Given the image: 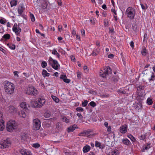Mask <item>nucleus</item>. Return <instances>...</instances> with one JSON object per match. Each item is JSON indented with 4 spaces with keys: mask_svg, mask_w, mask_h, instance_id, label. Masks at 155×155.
I'll use <instances>...</instances> for the list:
<instances>
[{
    "mask_svg": "<svg viewBox=\"0 0 155 155\" xmlns=\"http://www.w3.org/2000/svg\"><path fill=\"white\" fill-rule=\"evenodd\" d=\"M48 63L49 65L56 70H58L60 68V65L58 61L55 60L53 59L51 57H49Z\"/></svg>",
    "mask_w": 155,
    "mask_h": 155,
    "instance_id": "20e7f679",
    "label": "nucleus"
},
{
    "mask_svg": "<svg viewBox=\"0 0 155 155\" xmlns=\"http://www.w3.org/2000/svg\"><path fill=\"white\" fill-rule=\"evenodd\" d=\"M147 50L145 48H143L141 51V54L143 56H145L147 54Z\"/></svg>",
    "mask_w": 155,
    "mask_h": 155,
    "instance_id": "58836bf2",
    "label": "nucleus"
},
{
    "mask_svg": "<svg viewBox=\"0 0 155 155\" xmlns=\"http://www.w3.org/2000/svg\"><path fill=\"white\" fill-rule=\"evenodd\" d=\"M144 87L142 86H139L137 87V91L139 95H143V94L142 93L144 92Z\"/></svg>",
    "mask_w": 155,
    "mask_h": 155,
    "instance_id": "2eb2a0df",
    "label": "nucleus"
},
{
    "mask_svg": "<svg viewBox=\"0 0 155 155\" xmlns=\"http://www.w3.org/2000/svg\"><path fill=\"white\" fill-rule=\"evenodd\" d=\"M11 144L10 141L8 140H2L0 142V148H6Z\"/></svg>",
    "mask_w": 155,
    "mask_h": 155,
    "instance_id": "9d476101",
    "label": "nucleus"
},
{
    "mask_svg": "<svg viewBox=\"0 0 155 155\" xmlns=\"http://www.w3.org/2000/svg\"><path fill=\"white\" fill-rule=\"evenodd\" d=\"M17 111V108L13 106H11L9 107L8 111L9 113L14 114L16 113Z\"/></svg>",
    "mask_w": 155,
    "mask_h": 155,
    "instance_id": "6ab92c4d",
    "label": "nucleus"
},
{
    "mask_svg": "<svg viewBox=\"0 0 155 155\" xmlns=\"http://www.w3.org/2000/svg\"><path fill=\"white\" fill-rule=\"evenodd\" d=\"M18 72L16 71H15L13 73L14 74V75L15 76H17V77L18 76Z\"/></svg>",
    "mask_w": 155,
    "mask_h": 155,
    "instance_id": "69168bd1",
    "label": "nucleus"
},
{
    "mask_svg": "<svg viewBox=\"0 0 155 155\" xmlns=\"http://www.w3.org/2000/svg\"><path fill=\"white\" fill-rule=\"evenodd\" d=\"M30 17L31 18V21L34 22L35 20V17L34 15L33 14H30Z\"/></svg>",
    "mask_w": 155,
    "mask_h": 155,
    "instance_id": "de8ad7c7",
    "label": "nucleus"
},
{
    "mask_svg": "<svg viewBox=\"0 0 155 155\" xmlns=\"http://www.w3.org/2000/svg\"><path fill=\"white\" fill-rule=\"evenodd\" d=\"M127 17L131 19L134 18L135 15V10L133 8L129 7L126 10Z\"/></svg>",
    "mask_w": 155,
    "mask_h": 155,
    "instance_id": "0eeeda50",
    "label": "nucleus"
},
{
    "mask_svg": "<svg viewBox=\"0 0 155 155\" xmlns=\"http://www.w3.org/2000/svg\"><path fill=\"white\" fill-rule=\"evenodd\" d=\"M81 35L82 36H85V31L84 29H81Z\"/></svg>",
    "mask_w": 155,
    "mask_h": 155,
    "instance_id": "3c124183",
    "label": "nucleus"
},
{
    "mask_svg": "<svg viewBox=\"0 0 155 155\" xmlns=\"http://www.w3.org/2000/svg\"><path fill=\"white\" fill-rule=\"evenodd\" d=\"M77 115L80 119H82L83 118V117L81 114L78 113L77 114Z\"/></svg>",
    "mask_w": 155,
    "mask_h": 155,
    "instance_id": "13d9d810",
    "label": "nucleus"
},
{
    "mask_svg": "<svg viewBox=\"0 0 155 155\" xmlns=\"http://www.w3.org/2000/svg\"><path fill=\"white\" fill-rule=\"evenodd\" d=\"M45 102V101L44 99L39 98L36 100L31 101L30 102V104L32 107L39 108L41 107Z\"/></svg>",
    "mask_w": 155,
    "mask_h": 155,
    "instance_id": "f257e3e1",
    "label": "nucleus"
},
{
    "mask_svg": "<svg viewBox=\"0 0 155 155\" xmlns=\"http://www.w3.org/2000/svg\"><path fill=\"white\" fill-rule=\"evenodd\" d=\"M5 128V121L2 119L0 120V131H3Z\"/></svg>",
    "mask_w": 155,
    "mask_h": 155,
    "instance_id": "412c9836",
    "label": "nucleus"
},
{
    "mask_svg": "<svg viewBox=\"0 0 155 155\" xmlns=\"http://www.w3.org/2000/svg\"><path fill=\"white\" fill-rule=\"evenodd\" d=\"M51 53L53 54L56 56V57L58 58H60V54L58 52L57 49H53V50H52Z\"/></svg>",
    "mask_w": 155,
    "mask_h": 155,
    "instance_id": "4be33fe9",
    "label": "nucleus"
},
{
    "mask_svg": "<svg viewBox=\"0 0 155 155\" xmlns=\"http://www.w3.org/2000/svg\"><path fill=\"white\" fill-rule=\"evenodd\" d=\"M82 74L81 72H78L77 73V77L78 79H80L81 78Z\"/></svg>",
    "mask_w": 155,
    "mask_h": 155,
    "instance_id": "4c0bfd02",
    "label": "nucleus"
},
{
    "mask_svg": "<svg viewBox=\"0 0 155 155\" xmlns=\"http://www.w3.org/2000/svg\"><path fill=\"white\" fill-rule=\"evenodd\" d=\"M94 19H91L90 20V21L92 25H94Z\"/></svg>",
    "mask_w": 155,
    "mask_h": 155,
    "instance_id": "338daca9",
    "label": "nucleus"
},
{
    "mask_svg": "<svg viewBox=\"0 0 155 155\" xmlns=\"http://www.w3.org/2000/svg\"><path fill=\"white\" fill-rule=\"evenodd\" d=\"M19 151L22 155H32L30 151L24 149H21Z\"/></svg>",
    "mask_w": 155,
    "mask_h": 155,
    "instance_id": "f8f14e48",
    "label": "nucleus"
},
{
    "mask_svg": "<svg viewBox=\"0 0 155 155\" xmlns=\"http://www.w3.org/2000/svg\"><path fill=\"white\" fill-rule=\"evenodd\" d=\"M120 153L119 151L117 149L112 150L108 155H119Z\"/></svg>",
    "mask_w": 155,
    "mask_h": 155,
    "instance_id": "ddd939ff",
    "label": "nucleus"
},
{
    "mask_svg": "<svg viewBox=\"0 0 155 155\" xmlns=\"http://www.w3.org/2000/svg\"><path fill=\"white\" fill-rule=\"evenodd\" d=\"M18 115L20 118H25L26 117V114L25 112L23 110H21L18 113Z\"/></svg>",
    "mask_w": 155,
    "mask_h": 155,
    "instance_id": "aec40b11",
    "label": "nucleus"
},
{
    "mask_svg": "<svg viewBox=\"0 0 155 155\" xmlns=\"http://www.w3.org/2000/svg\"><path fill=\"white\" fill-rule=\"evenodd\" d=\"M6 22V20L4 18H2L0 19V23L3 25H5Z\"/></svg>",
    "mask_w": 155,
    "mask_h": 155,
    "instance_id": "e433bc0d",
    "label": "nucleus"
},
{
    "mask_svg": "<svg viewBox=\"0 0 155 155\" xmlns=\"http://www.w3.org/2000/svg\"><path fill=\"white\" fill-rule=\"evenodd\" d=\"M112 73L111 68L109 67H104L101 69L99 73L100 77L105 78L106 76Z\"/></svg>",
    "mask_w": 155,
    "mask_h": 155,
    "instance_id": "423d86ee",
    "label": "nucleus"
},
{
    "mask_svg": "<svg viewBox=\"0 0 155 155\" xmlns=\"http://www.w3.org/2000/svg\"><path fill=\"white\" fill-rule=\"evenodd\" d=\"M108 124L107 122H105L104 123V126L106 127H108L109 126H108Z\"/></svg>",
    "mask_w": 155,
    "mask_h": 155,
    "instance_id": "774afa93",
    "label": "nucleus"
},
{
    "mask_svg": "<svg viewBox=\"0 0 155 155\" xmlns=\"http://www.w3.org/2000/svg\"><path fill=\"white\" fill-rule=\"evenodd\" d=\"M154 74L153 73H152L151 74V78L149 79V81L150 82L152 81H153L154 80Z\"/></svg>",
    "mask_w": 155,
    "mask_h": 155,
    "instance_id": "ea45409f",
    "label": "nucleus"
},
{
    "mask_svg": "<svg viewBox=\"0 0 155 155\" xmlns=\"http://www.w3.org/2000/svg\"><path fill=\"white\" fill-rule=\"evenodd\" d=\"M78 128L77 126L74 124L71 126H70L68 128L67 131L68 133H70L73 132L75 129Z\"/></svg>",
    "mask_w": 155,
    "mask_h": 155,
    "instance_id": "4468645a",
    "label": "nucleus"
},
{
    "mask_svg": "<svg viewBox=\"0 0 155 155\" xmlns=\"http://www.w3.org/2000/svg\"><path fill=\"white\" fill-rule=\"evenodd\" d=\"M62 121L66 123H69L70 122L69 119L66 117L63 116L62 118Z\"/></svg>",
    "mask_w": 155,
    "mask_h": 155,
    "instance_id": "c756f323",
    "label": "nucleus"
},
{
    "mask_svg": "<svg viewBox=\"0 0 155 155\" xmlns=\"http://www.w3.org/2000/svg\"><path fill=\"white\" fill-rule=\"evenodd\" d=\"M91 132V131L90 130H84L78 134V135L80 136L87 137H90V135H88Z\"/></svg>",
    "mask_w": 155,
    "mask_h": 155,
    "instance_id": "9b49d317",
    "label": "nucleus"
},
{
    "mask_svg": "<svg viewBox=\"0 0 155 155\" xmlns=\"http://www.w3.org/2000/svg\"><path fill=\"white\" fill-rule=\"evenodd\" d=\"M118 91L119 93L123 94H124L126 93L125 91L122 89H120L118 90Z\"/></svg>",
    "mask_w": 155,
    "mask_h": 155,
    "instance_id": "8fccbe9b",
    "label": "nucleus"
},
{
    "mask_svg": "<svg viewBox=\"0 0 155 155\" xmlns=\"http://www.w3.org/2000/svg\"><path fill=\"white\" fill-rule=\"evenodd\" d=\"M42 7L44 9L46 8L48 4L46 0H45L44 3L42 4Z\"/></svg>",
    "mask_w": 155,
    "mask_h": 155,
    "instance_id": "72a5a7b5",
    "label": "nucleus"
},
{
    "mask_svg": "<svg viewBox=\"0 0 155 155\" xmlns=\"http://www.w3.org/2000/svg\"><path fill=\"white\" fill-rule=\"evenodd\" d=\"M83 69L84 71L86 72H87L88 71V69L87 66H84V67Z\"/></svg>",
    "mask_w": 155,
    "mask_h": 155,
    "instance_id": "6e6d98bb",
    "label": "nucleus"
},
{
    "mask_svg": "<svg viewBox=\"0 0 155 155\" xmlns=\"http://www.w3.org/2000/svg\"><path fill=\"white\" fill-rule=\"evenodd\" d=\"M150 144H147V145H144L143 146V148L142 149L141 151L143 152H144L146 150H147L150 147Z\"/></svg>",
    "mask_w": 155,
    "mask_h": 155,
    "instance_id": "b1692460",
    "label": "nucleus"
},
{
    "mask_svg": "<svg viewBox=\"0 0 155 155\" xmlns=\"http://www.w3.org/2000/svg\"><path fill=\"white\" fill-rule=\"evenodd\" d=\"M146 137L144 135H141L139 137L140 140H143L145 139Z\"/></svg>",
    "mask_w": 155,
    "mask_h": 155,
    "instance_id": "864d4df0",
    "label": "nucleus"
},
{
    "mask_svg": "<svg viewBox=\"0 0 155 155\" xmlns=\"http://www.w3.org/2000/svg\"><path fill=\"white\" fill-rule=\"evenodd\" d=\"M76 110L78 112H83L84 111V109L81 107H78L76 108Z\"/></svg>",
    "mask_w": 155,
    "mask_h": 155,
    "instance_id": "c03bdc74",
    "label": "nucleus"
},
{
    "mask_svg": "<svg viewBox=\"0 0 155 155\" xmlns=\"http://www.w3.org/2000/svg\"><path fill=\"white\" fill-rule=\"evenodd\" d=\"M42 74L44 77L45 76H49L50 75V74L48 73L47 71L45 70H43Z\"/></svg>",
    "mask_w": 155,
    "mask_h": 155,
    "instance_id": "7c9ffc66",
    "label": "nucleus"
},
{
    "mask_svg": "<svg viewBox=\"0 0 155 155\" xmlns=\"http://www.w3.org/2000/svg\"><path fill=\"white\" fill-rule=\"evenodd\" d=\"M25 7L22 4H20L18 8V12L20 15L25 10Z\"/></svg>",
    "mask_w": 155,
    "mask_h": 155,
    "instance_id": "a211bd4d",
    "label": "nucleus"
},
{
    "mask_svg": "<svg viewBox=\"0 0 155 155\" xmlns=\"http://www.w3.org/2000/svg\"><path fill=\"white\" fill-rule=\"evenodd\" d=\"M13 31L15 33V35L19 36L20 35V33L21 31V29L20 27L16 23H15L12 28Z\"/></svg>",
    "mask_w": 155,
    "mask_h": 155,
    "instance_id": "1a4fd4ad",
    "label": "nucleus"
},
{
    "mask_svg": "<svg viewBox=\"0 0 155 155\" xmlns=\"http://www.w3.org/2000/svg\"><path fill=\"white\" fill-rule=\"evenodd\" d=\"M32 146L35 148H38L40 147V145L38 143H35L33 144Z\"/></svg>",
    "mask_w": 155,
    "mask_h": 155,
    "instance_id": "79ce46f5",
    "label": "nucleus"
},
{
    "mask_svg": "<svg viewBox=\"0 0 155 155\" xmlns=\"http://www.w3.org/2000/svg\"><path fill=\"white\" fill-rule=\"evenodd\" d=\"M17 125L15 121L13 120H10L7 123V130L10 132L13 131L17 128Z\"/></svg>",
    "mask_w": 155,
    "mask_h": 155,
    "instance_id": "39448f33",
    "label": "nucleus"
},
{
    "mask_svg": "<svg viewBox=\"0 0 155 155\" xmlns=\"http://www.w3.org/2000/svg\"><path fill=\"white\" fill-rule=\"evenodd\" d=\"M33 127L34 130H37L39 129L41 127L40 120L38 118H35L33 120Z\"/></svg>",
    "mask_w": 155,
    "mask_h": 155,
    "instance_id": "6e6552de",
    "label": "nucleus"
},
{
    "mask_svg": "<svg viewBox=\"0 0 155 155\" xmlns=\"http://www.w3.org/2000/svg\"><path fill=\"white\" fill-rule=\"evenodd\" d=\"M60 78V79H62L64 81V80L67 78V77L65 75H61Z\"/></svg>",
    "mask_w": 155,
    "mask_h": 155,
    "instance_id": "09e8293b",
    "label": "nucleus"
},
{
    "mask_svg": "<svg viewBox=\"0 0 155 155\" xmlns=\"http://www.w3.org/2000/svg\"><path fill=\"white\" fill-rule=\"evenodd\" d=\"M58 30L61 31L62 30V27L61 26L59 25L58 27Z\"/></svg>",
    "mask_w": 155,
    "mask_h": 155,
    "instance_id": "0e129e2a",
    "label": "nucleus"
},
{
    "mask_svg": "<svg viewBox=\"0 0 155 155\" xmlns=\"http://www.w3.org/2000/svg\"><path fill=\"white\" fill-rule=\"evenodd\" d=\"M72 33L73 36H75L76 35V31L74 29H73L72 30Z\"/></svg>",
    "mask_w": 155,
    "mask_h": 155,
    "instance_id": "bf43d9fd",
    "label": "nucleus"
},
{
    "mask_svg": "<svg viewBox=\"0 0 155 155\" xmlns=\"http://www.w3.org/2000/svg\"><path fill=\"white\" fill-rule=\"evenodd\" d=\"M91 147L90 146L86 145L84 146L83 149V151L84 153H86L90 151Z\"/></svg>",
    "mask_w": 155,
    "mask_h": 155,
    "instance_id": "5701e85b",
    "label": "nucleus"
},
{
    "mask_svg": "<svg viewBox=\"0 0 155 155\" xmlns=\"http://www.w3.org/2000/svg\"><path fill=\"white\" fill-rule=\"evenodd\" d=\"M140 5L142 9L145 10L147 8V7L146 5H143L141 4Z\"/></svg>",
    "mask_w": 155,
    "mask_h": 155,
    "instance_id": "a18cd8bd",
    "label": "nucleus"
},
{
    "mask_svg": "<svg viewBox=\"0 0 155 155\" xmlns=\"http://www.w3.org/2000/svg\"><path fill=\"white\" fill-rule=\"evenodd\" d=\"M3 116V113L2 111H0V120L2 119V118Z\"/></svg>",
    "mask_w": 155,
    "mask_h": 155,
    "instance_id": "e2e57ef3",
    "label": "nucleus"
},
{
    "mask_svg": "<svg viewBox=\"0 0 155 155\" xmlns=\"http://www.w3.org/2000/svg\"><path fill=\"white\" fill-rule=\"evenodd\" d=\"M88 101L87 100L84 101L82 103V106L83 107H85L87 106L88 103Z\"/></svg>",
    "mask_w": 155,
    "mask_h": 155,
    "instance_id": "37998d69",
    "label": "nucleus"
},
{
    "mask_svg": "<svg viewBox=\"0 0 155 155\" xmlns=\"http://www.w3.org/2000/svg\"><path fill=\"white\" fill-rule=\"evenodd\" d=\"M127 137L130 138L132 141L135 142L136 141L135 139L132 135H129L127 136Z\"/></svg>",
    "mask_w": 155,
    "mask_h": 155,
    "instance_id": "2f4dec72",
    "label": "nucleus"
},
{
    "mask_svg": "<svg viewBox=\"0 0 155 155\" xmlns=\"http://www.w3.org/2000/svg\"><path fill=\"white\" fill-rule=\"evenodd\" d=\"M52 98L53 100L56 103H57L59 102V99L56 97L54 96H52Z\"/></svg>",
    "mask_w": 155,
    "mask_h": 155,
    "instance_id": "473e14b6",
    "label": "nucleus"
},
{
    "mask_svg": "<svg viewBox=\"0 0 155 155\" xmlns=\"http://www.w3.org/2000/svg\"><path fill=\"white\" fill-rule=\"evenodd\" d=\"M64 81L67 83H69L70 82V80L69 79L67 78H66L64 80Z\"/></svg>",
    "mask_w": 155,
    "mask_h": 155,
    "instance_id": "603ef678",
    "label": "nucleus"
},
{
    "mask_svg": "<svg viewBox=\"0 0 155 155\" xmlns=\"http://www.w3.org/2000/svg\"><path fill=\"white\" fill-rule=\"evenodd\" d=\"M24 92L27 94L33 96H36L38 94V89L32 85L26 87L24 90Z\"/></svg>",
    "mask_w": 155,
    "mask_h": 155,
    "instance_id": "f03ea898",
    "label": "nucleus"
},
{
    "mask_svg": "<svg viewBox=\"0 0 155 155\" xmlns=\"http://www.w3.org/2000/svg\"><path fill=\"white\" fill-rule=\"evenodd\" d=\"M147 103L149 105H151L153 103V101L150 98H148L147 100Z\"/></svg>",
    "mask_w": 155,
    "mask_h": 155,
    "instance_id": "a19ab883",
    "label": "nucleus"
},
{
    "mask_svg": "<svg viewBox=\"0 0 155 155\" xmlns=\"http://www.w3.org/2000/svg\"><path fill=\"white\" fill-rule=\"evenodd\" d=\"M10 37V35L8 34H5L2 37V38L4 39L5 40L8 39Z\"/></svg>",
    "mask_w": 155,
    "mask_h": 155,
    "instance_id": "c85d7f7f",
    "label": "nucleus"
},
{
    "mask_svg": "<svg viewBox=\"0 0 155 155\" xmlns=\"http://www.w3.org/2000/svg\"><path fill=\"white\" fill-rule=\"evenodd\" d=\"M11 6V7H13L16 5L17 4V2L15 0H13L10 2Z\"/></svg>",
    "mask_w": 155,
    "mask_h": 155,
    "instance_id": "cd10ccee",
    "label": "nucleus"
},
{
    "mask_svg": "<svg viewBox=\"0 0 155 155\" xmlns=\"http://www.w3.org/2000/svg\"><path fill=\"white\" fill-rule=\"evenodd\" d=\"M89 104L90 106L93 107H94L96 106L95 102L93 101H91Z\"/></svg>",
    "mask_w": 155,
    "mask_h": 155,
    "instance_id": "49530a36",
    "label": "nucleus"
},
{
    "mask_svg": "<svg viewBox=\"0 0 155 155\" xmlns=\"http://www.w3.org/2000/svg\"><path fill=\"white\" fill-rule=\"evenodd\" d=\"M107 128V131L109 132H110L111 130V126H109Z\"/></svg>",
    "mask_w": 155,
    "mask_h": 155,
    "instance_id": "5fc2aeb1",
    "label": "nucleus"
},
{
    "mask_svg": "<svg viewBox=\"0 0 155 155\" xmlns=\"http://www.w3.org/2000/svg\"><path fill=\"white\" fill-rule=\"evenodd\" d=\"M7 46L9 48L12 50H14L15 48V45L8 43L7 44Z\"/></svg>",
    "mask_w": 155,
    "mask_h": 155,
    "instance_id": "bb28decb",
    "label": "nucleus"
},
{
    "mask_svg": "<svg viewBox=\"0 0 155 155\" xmlns=\"http://www.w3.org/2000/svg\"><path fill=\"white\" fill-rule=\"evenodd\" d=\"M47 65V62L45 61H43L41 64V66L43 68H45Z\"/></svg>",
    "mask_w": 155,
    "mask_h": 155,
    "instance_id": "f704fd0d",
    "label": "nucleus"
},
{
    "mask_svg": "<svg viewBox=\"0 0 155 155\" xmlns=\"http://www.w3.org/2000/svg\"><path fill=\"white\" fill-rule=\"evenodd\" d=\"M122 141L123 143L126 145H128L130 143V141L127 138L123 140Z\"/></svg>",
    "mask_w": 155,
    "mask_h": 155,
    "instance_id": "a878e982",
    "label": "nucleus"
},
{
    "mask_svg": "<svg viewBox=\"0 0 155 155\" xmlns=\"http://www.w3.org/2000/svg\"><path fill=\"white\" fill-rule=\"evenodd\" d=\"M20 107L23 109L26 110L29 107L28 104L25 102H22L20 104Z\"/></svg>",
    "mask_w": 155,
    "mask_h": 155,
    "instance_id": "dca6fc26",
    "label": "nucleus"
},
{
    "mask_svg": "<svg viewBox=\"0 0 155 155\" xmlns=\"http://www.w3.org/2000/svg\"><path fill=\"white\" fill-rule=\"evenodd\" d=\"M15 86L12 83L7 81L5 85V92L8 94H12L14 92Z\"/></svg>",
    "mask_w": 155,
    "mask_h": 155,
    "instance_id": "7ed1b4c3",
    "label": "nucleus"
},
{
    "mask_svg": "<svg viewBox=\"0 0 155 155\" xmlns=\"http://www.w3.org/2000/svg\"><path fill=\"white\" fill-rule=\"evenodd\" d=\"M127 127L126 125L121 126L120 128V132L122 134L126 133L127 130Z\"/></svg>",
    "mask_w": 155,
    "mask_h": 155,
    "instance_id": "f3484780",
    "label": "nucleus"
},
{
    "mask_svg": "<svg viewBox=\"0 0 155 155\" xmlns=\"http://www.w3.org/2000/svg\"><path fill=\"white\" fill-rule=\"evenodd\" d=\"M95 146L96 147H99L100 148L101 147V143L97 141H95Z\"/></svg>",
    "mask_w": 155,
    "mask_h": 155,
    "instance_id": "c9c22d12",
    "label": "nucleus"
},
{
    "mask_svg": "<svg viewBox=\"0 0 155 155\" xmlns=\"http://www.w3.org/2000/svg\"><path fill=\"white\" fill-rule=\"evenodd\" d=\"M100 51V49H96L94 50L93 51V52L92 53L91 55L94 56H96L98 54V53Z\"/></svg>",
    "mask_w": 155,
    "mask_h": 155,
    "instance_id": "393cba45",
    "label": "nucleus"
},
{
    "mask_svg": "<svg viewBox=\"0 0 155 155\" xmlns=\"http://www.w3.org/2000/svg\"><path fill=\"white\" fill-rule=\"evenodd\" d=\"M104 24L105 26L107 27L108 25V22L107 21H105L104 22Z\"/></svg>",
    "mask_w": 155,
    "mask_h": 155,
    "instance_id": "052dcab7",
    "label": "nucleus"
},
{
    "mask_svg": "<svg viewBox=\"0 0 155 155\" xmlns=\"http://www.w3.org/2000/svg\"><path fill=\"white\" fill-rule=\"evenodd\" d=\"M130 46L132 48H133L134 47V43L132 41H130Z\"/></svg>",
    "mask_w": 155,
    "mask_h": 155,
    "instance_id": "4d7b16f0",
    "label": "nucleus"
},
{
    "mask_svg": "<svg viewBox=\"0 0 155 155\" xmlns=\"http://www.w3.org/2000/svg\"><path fill=\"white\" fill-rule=\"evenodd\" d=\"M71 59L72 61H74L75 60V58L74 56L73 55L71 56Z\"/></svg>",
    "mask_w": 155,
    "mask_h": 155,
    "instance_id": "680f3d73",
    "label": "nucleus"
}]
</instances>
